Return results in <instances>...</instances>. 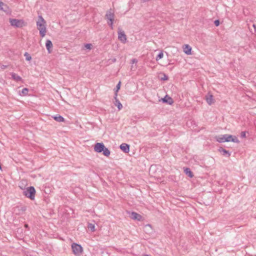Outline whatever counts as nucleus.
Returning <instances> with one entry per match:
<instances>
[{
  "mask_svg": "<svg viewBox=\"0 0 256 256\" xmlns=\"http://www.w3.org/2000/svg\"><path fill=\"white\" fill-rule=\"evenodd\" d=\"M162 76L160 78V80H168V76L166 74H165L164 73H162L161 74Z\"/></svg>",
  "mask_w": 256,
  "mask_h": 256,
  "instance_id": "obj_26",
  "label": "nucleus"
},
{
  "mask_svg": "<svg viewBox=\"0 0 256 256\" xmlns=\"http://www.w3.org/2000/svg\"><path fill=\"white\" fill-rule=\"evenodd\" d=\"M120 148L125 153H128L130 151V145L126 143L121 144Z\"/></svg>",
  "mask_w": 256,
  "mask_h": 256,
  "instance_id": "obj_10",
  "label": "nucleus"
},
{
  "mask_svg": "<svg viewBox=\"0 0 256 256\" xmlns=\"http://www.w3.org/2000/svg\"><path fill=\"white\" fill-rule=\"evenodd\" d=\"M130 218L134 220H140L142 216L136 212H132L130 214Z\"/></svg>",
  "mask_w": 256,
  "mask_h": 256,
  "instance_id": "obj_12",
  "label": "nucleus"
},
{
  "mask_svg": "<svg viewBox=\"0 0 256 256\" xmlns=\"http://www.w3.org/2000/svg\"><path fill=\"white\" fill-rule=\"evenodd\" d=\"M192 51V48L188 44H185L184 48V52L186 54H190Z\"/></svg>",
  "mask_w": 256,
  "mask_h": 256,
  "instance_id": "obj_16",
  "label": "nucleus"
},
{
  "mask_svg": "<svg viewBox=\"0 0 256 256\" xmlns=\"http://www.w3.org/2000/svg\"><path fill=\"white\" fill-rule=\"evenodd\" d=\"M162 100L164 103H166L170 105L172 104L174 102L172 98L168 95H166L164 98H162Z\"/></svg>",
  "mask_w": 256,
  "mask_h": 256,
  "instance_id": "obj_9",
  "label": "nucleus"
},
{
  "mask_svg": "<svg viewBox=\"0 0 256 256\" xmlns=\"http://www.w3.org/2000/svg\"><path fill=\"white\" fill-rule=\"evenodd\" d=\"M102 152L103 154L106 156H108L110 153V150L106 147L104 148V150Z\"/></svg>",
  "mask_w": 256,
  "mask_h": 256,
  "instance_id": "obj_22",
  "label": "nucleus"
},
{
  "mask_svg": "<svg viewBox=\"0 0 256 256\" xmlns=\"http://www.w3.org/2000/svg\"><path fill=\"white\" fill-rule=\"evenodd\" d=\"M10 22L11 26L16 28H22L24 26V22L21 20L10 18Z\"/></svg>",
  "mask_w": 256,
  "mask_h": 256,
  "instance_id": "obj_4",
  "label": "nucleus"
},
{
  "mask_svg": "<svg viewBox=\"0 0 256 256\" xmlns=\"http://www.w3.org/2000/svg\"><path fill=\"white\" fill-rule=\"evenodd\" d=\"M72 248L75 255L79 256L82 252V248L80 244L74 243L72 245Z\"/></svg>",
  "mask_w": 256,
  "mask_h": 256,
  "instance_id": "obj_5",
  "label": "nucleus"
},
{
  "mask_svg": "<svg viewBox=\"0 0 256 256\" xmlns=\"http://www.w3.org/2000/svg\"><path fill=\"white\" fill-rule=\"evenodd\" d=\"M24 56H25L26 58V60L28 61H30L32 60V56H30V55L27 52H26L24 54Z\"/></svg>",
  "mask_w": 256,
  "mask_h": 256,
  "instance_id": "obj_25",
  "label": "nucleus"
},
{
  "mask_svg": "<svg viewBox=\"0 0 256 256\" xmlns=\"http://www.w3.org/2000/svg\"><path fill=\"white\" fill-rule=\"evenodd\" d=\"M184 172L188 176H189L190 178L194 176L192 172L188 168H184Z\"/></svg>",
  "mask_w": 256,
  "mask_h": 256,
  "instance_id": "obj_18",
  "label": "nucleus"
},
{
  "mask_svg": "<svg viewBox=\"0 0 256 256\" xmlns=\"http://www.w3.org/2000/svg\"><path fill=\"white\" fill-rule=\"evenodd\" d=\"M163 56H164V54L162 52H161L157 56L156 58V60H158L162 58H163Z\"/></svg>",
  "mask_w": 256,
  "mask_h": 256,
  "instance_id": "obj_27",
  "label": "nucleus"
},
{
  "mask_svg": "<svg viewBox=\"0 0 256 256\" xmlns=\"http://www.w3.org/2000/svg\"><path fill=\"white\" fill-rule=\"evenodd\" d=\"M11 76L12 78L17 82H20L22 80V78L20 76H18L17 74L15 73L12 72L11 74Z\"/></svg>",
  "mask_w": 256,
  "mask_h": 256,
  "instance_id": "obj_20",
  "label": "nucleus"
},
{
  "mask_svg": "<svg viewBox=\"0 0 256 256\" xmlns=\"http://www.w3.org/2000/svg\"><path fill=\"white\" fill-rule=\"evenodd\" d=\"M214 24L216 25V26H218L220 25V21L219 20H214Z\"/></svg>",
  "mask_w": 256,
  "mask_h": 256,
  "instance_id": "obj_31",
  "label": "nucleus"
},
{
  "mask_svg": "<svg viewBox=\"0 0 256 256\" xmlns=\"http://www.w3.org/2000/svg\"><path fill=\"white\" fill-rule=\"evenodd\" d=\"M24 228H28L29 227H28V225L26 224L24 226Z\"/></svg>",
  "mask_w": 256,
  "mask_h": 256,
  "instance_id": "obj_33",
  "label": "nucleus"
},
{
  "mask_svg": "<svg viewBox=\"0 0 256 256\" xmlns=\"http://www.w3.org/2000/svg\"><path fill=\"white\" fill-rule=\"evenodd\" d=\"M46 21L42 16H38V20L36 22L37 28L40 31V34L42 37L44 36L46 33L45 26Z\"/></svg>",
  "mask_w": 256,
  "mask_h": 256,
  "instance_id": "obj_1",
  "label": "nucleus"
},
{
  "mask_svg": "<svg viewBox=\"0 0 256 256\" xmlns=\"http://www.w3.org/2000/svg\"><path fill=\"white\" fill-rule=\"evenodd\" d=\"M132 61L133 63H134V62H136L135 59H133Z\"/></svg>",
  "mask_w": 256,
  "mask_h": 256,
  "instance_id": "obj_35",
  "label": "nucleus"
},
{
  "mask_svg": "<svg viewBox=\"0 0 256 256\" xmlns=\"http://www.w3.org/2000/svg\"><path fill=\"white\" fill-rule=\"evenodd\" d=\"M46 48L48 51V52L49 53H50L51 52V50L50 49L52 48V42L49 40H48L46 41Z\"/></svg>",
  "mask_w": 256,
  "mask_h": 256,
  "instance_id": "obj_15",
  "label": "nucleus"
},
{
  "mask_svg": "<svg viewBox=\"0 0 256 256\" xmlns=\"http://www.w3.org/2000/svg\"><path fill=\"white\" fill-rule=\"evenodd\" d=\"M216 141L219 142H220V143L224 142H225L224 140L226 139V134L220 135V136H216Z\"/></svg>",
  "mask_w": 256,
  "mask_h": 256,
  "instance_id": "obj_17",
  "label": "nucleus"
},
{
  "mask_svg": "<svg viewBox=\"0 0 256 256\" xmlns=\"http://www.w3.org/2000/svg\"><path fill=\"white\" fill-rule=\"evenodd\" d=\"M23 194L30 200H34L36 194L35 188L34 186H29L23 192Z\"/></svg>",
  "mask_w": 256,
  "mask_h": 256,
  "instance_id": "obj_2",
  "label": "nucleus"
},
{
  "mask_svg": "<svg viewBox=\"0 0 256 256\" xmlns=\"http://www.w3.org/2000/svg\"><path fill=\"white\" fill-rule=\"evenodd\" d=\"M105 148L104 144L102 142H98L96 144L94 150L95 152L100 153L104 150V148Z\"/></svg>",
  "mask_w": 256,
  "mask_h": 256,
  "instance_id": "obj_7",
  "label": "nucleus"
},
{
  "mask_svg": "<svg viewBox=\"0 0 256 256\" xmlns=\"http://www.w3.org/2000/svg\"><path fill=\"white\" fill-rule=\"evenodd\" d=\"M91 47H92V44H85V48H86V49H91Z\"/></svg>",
  "mask_w": 256,
  "mask_h": 256,
  "instance_id": "obj_29",
  "label": "nucleus"
},
{
  "mask_svg": "<svg viewBox=\"0 0 256 256\" xmlns=\"http://www.w3.org/2000/svg\"><path fill=\"white\" fill-rule=\"evenodd\" d=\"M118 38L122 43H125L126 40V36L124 32L118 28Z\"/></svg>",
  "mask_w": 256,
  "mask_h": 256,
  "instance_id": "obj_6",
  "label": "nucleus"
},
{
  "mask_svg": "<svg viewBox=\"0 0 256 256\" xmlns=\"http://www.w3.org/2000/svg\"><path fill=\"white\" fill-rule=\"evenodd\" d=\"M88 228L91 232H94L95 230V226L92 224L88 223Z\"/></svg>",
  "mask_w": 256,
  "mask_h": 256,
  "instance_id": "obj_24",
  "label": "nucleus"
},
{
  "mask_svg": "<svg viewBox=\"0 0 256 256\" xmlns=\"http://www.w3.org/2000/svg\"><path fill=\"white\" fill-rule=\"evenodd\" d=\"M224 140H225V142H236V143L239 142V140L236 136H233L232 135L228 134H226V139Z\"/></svg>",
  "mask_w": 256,
  "mask_h": 256,
  "instance_id": "obj_8",
  "label": "nucleus"
},
{
  "mask_svg": "<svg viewBox=\"0 0 256 256\" xmlns=\"http://www.w3.org/2000/svg\"><path fill=\"white\" fill-rule=\"evenodd\" d=\"M0 170H2V166H1L0 164Z\"/></svg>",
  "mask_w": 256,
  "mask_h": 256,
  "instance_id": "obj_37",
  "label": "nucleus"
},
{
  "mask_svg": "<svg viewBox=\"0 0 256 256\" xmlns=\"http://www.w3.org/2000/svg\"><path fill=\"white\" fill-rule=\"evenodd\" d=\"M28 89L27 88H24L22 90V94L23 95H26L28 94Z\"/></svg>",
  "mask_w": 256,
  "mask_h": 256,
  "instance_id": "obj_28",
  "label": "nucleus"
},
{
  "mask_svg": "<svg viewBox=\"0 0 256 256\" xmlns=\"http://www.w3.org/2000/svg\"><path fill=\"white\" fill-rule=\"evenodd\" d=\"M252 26L254 28V32H256V25L255 24H254Z\"/></svg>",
  "mask_w": 256,
  "mask_h": 256,
  "instance_id": "obj_34",
  "label": "nucleus"
},
{
  "mask_svg": "<svg viewBox=\"0 0 256 256\" xmlns=\"http://www.w3.org/2000/svg\"><path fill=\"white\" fill-rule=\"evenodd\" d=\"M240 136L242 138H245L246 136V134L245 132H242L240 133Z\"/></svg>",
  "mask_w": 256,
  "mask_h": 256,
  "instance_id": "obj_32",
  "label": "nucleus"
},
{
  "mask_svg": "<svg viewBox=\"0 0 256 256\" xmlns=\"http://www.w3.org/2000/svg\"><path fill=\"white\" fill-rule=\"evenodd\" d=\"M206 100L207 103L209 105H211L214 102V100L213 98V96L210 94H208L206 96Z\"/></svg>",
  "mask_w": 256,
  "mask_h": 256,
  "instance_id": "obj_13",
  "label": "nucleus"
},
{
  "mask_svg": "<svg viewBox=\"0 0 256 256\" xmlns=\"http://www.w3.org/2000/svg\"><path fill=\"white\" fill-rule=\"evenodd\" d=\"M0 68L2 70H4V69H6V68H8V66L4 65V64H0Z\"/></svg>",
  "mask_w": 256,
  "mask_h": 256,
  "instance_id": "obj_30",
  "label": "nucleus"
},
{
  "mask_svg": "<svg viewBox=\"0 0 256 256\" xmlns=\"http://www.w3.org/2000/svg\"><path fill=\"white\" fill-rule=\"evenodd\" d=\"M53 118L55 120L58 122H62L64 120V118L60 115L54 116H53Z\"/></svg>",
  "mask_w": 256,
  "mask_h": 256,
  "instance_id": "obj_21",
  "label": "nucleus"
},
{
  "mask_svg": "<svg viewBox=\"0 0 256 256\" xmlns=\"http://www.w3.org/2000/svg\"><path fill=\"white\" fill-rule=\"evenodd\" d=\"M0 10L6 13H8L10 12L8 6L6 4L2 2H0Z\"/></svg>",
  "mask_w": 256,
  "mask_h": 256,
  "instance_id": "obj_11",
  "label": "nucleus"
},
{
  "mask_svg": "<svg viewBox=\"0 0 256 256\" xmlns=\"http://www.w3.org/2000/svg\"><path fill=\"white\" fill-rule=\"evenodd\" d=\"M120 82H119L117 84L116 88H115V92H114V96H118V92L120 90Z\"/></svg>",
  "mask_w": 256,
  "mask_h": 256,
  "instance_id": "obj_23",
  "label": "nucleus"
},
{
  "mask_svg": "<svg viewBox=\"0 0 256 256\" xmlns=\"http://www.w3.org/2000/svg\"><path fill=\"white\" fill-rule=\"evenodd\" d=\"M106 18L108 20V24L110 26L112 29L113 28V23L114 18V12L112 9L108 10L105 16Z\"/></svg>",
  "mask_w": 256,
  "mask_h": 256,
  "instance_id": "obj_3",
  "label": "nucleus"
},
{
  "mask_svg": "<svg viewBox=\"0 0 256 256\" xmlns=\"http://www.w3.org/2000/svg\"><path fill=\"white\" fill-rule=\"evenodd\" d=\"M144 256H150L148 255V254H145Z\"/></svg>",
  "mask_w": 256,
  "mask_h": 256,
  "instance_id": "obj_36",
  "label": "nucleus"
},
{
  "mask_svg": "<svg viewBox=\"0 0 256 256\" xmlns=\"http://www.w3.org/2000/svg\"><path fill=\"white\" fill-rule=\"evenodd\" d=\"M218 151L223 155L226 157H229L230 156V153L229 151L224 149L222 148H220L218 149Z\"/></svg>",
  "mask_w": 256,
  "mask_h": 256,
  "instance_id": "obj_14",
  "label": "nucleus"
},
{
  "mask_svg": "<svg viewBox=\"0 0 256 256\" xmlns=\"http://www.w3.org/2000/svg\"><path fill=\"white\" fill-rule=\"evenodd\" d=\"M114 98L115 100L114 105L118 107L119 110H121L122 108V105L118 99L117 96H114Z\"/></svg>",
  "mask_w": 256,
  "mask_h": 256,
  "instance_id": "obj_19",
  "label": "nucleus"
}]
</instances>
